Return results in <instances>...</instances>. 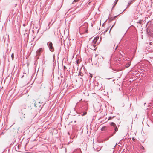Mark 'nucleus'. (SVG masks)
<instances>
[{
    "instance_id": "15",
    "label": "nucleus",
    "mask_w": 153,
    "mask_h": 153,
    "mask_svg": "<svg viewBox=\"0 0 153 153\" xmlns=\"http://www.w3.org/2000/svg\"><path fill=\"white\" fill-rule=\"evenodd\" d=\"M64 68L65 70V69H66L67 68L65 66H64Z\"/></svg>"
},
{
    "instance_id": "5",
    "label": "nucleus",
    "mask_w": 153,
    "mask_h": 153,
    "mask_svg": "<svg viewBox=\"0 0 153 153\" xmlns=\"http://www.w3.org/2000/svg\"><path fill=\"white\" fill-rule=\"evenodd\" d=\"M99 37H95L93 41V42L94 44H95L97 40L99 39Z\"/></svg>"
},
{
    "instance_id": "14",
    "label": "nucleus",
    "mask_w": 153,
    "mask_h": 153,
    "mask_svg": "<svg viewBox=\"0 0 153 153\" xmlns=\"http://www.w3.org/2000/svg\"><path fill=\"white\" fill-rule=\"evenodd\" d=\"M79 0H74V1L75 2H77L79 1Z\"/></svg>"
},
{
    "instance_id": "9",
    "label": "nucleus",
    "mask_w": 153,
    "mask_h": 153,
    "mask_svg": "<svg viewBox=\"0 0 153 153\" xmlns=\"http://www.w3.org/2000/svg\"><path fill=\"white\" fill-rule=\"evenodd\" d=\"M111 125L113 126L114 127H115L116 126L115 124V123L113 122H112L111 124Z\"/></svg>"
},
{
    "instance_id": "10",
    "label": "nucleus",
    "mask_w": 153,
    "mask_h": 153,
    "mask_svg": "<svg viewBox=\"0 0 153 153\" xmlns=\"http://www.w3.org/2000/svg\"><path fill=\"white\" fill-rule=\"evenodd\" d=\"M11 58L12 60H13L14 59V54L13 53L11 55Z\"/></svg>"
},
{
    "instance_id": "13",
    "label": "nucleus",
    "mask_w": 153,
    "mask_h": 153,
    "mask_svg": "<svg viewBox=\"0 0 153 153\" xmlns=\"http://www.w3.org/2000/svg\"><path fill=\"white\" fill-rule=\"evenodd\" d=\"M90 76L91 78L92 77V75L91 74H90Z\"/></svg>"
},
{
    "instance_id": "17",
    "label": "nucleus",
    "mask_w": 153,
    "mask_h": 153,
    "mask_svg": "<svg viewBox=\"0 0 153 153\" xmlns=\"http://www.w3.org/2000/svg\"><path fill=\"white\" fill-rule=\"evenodd\" d=\"M19 145H18L17 146V148L18 149L19 147Z\"/></svg>"
},
{
    "instance_id": "16",
    "label": "nucleus",
    "mask_w": 153,
    "mask_h": 153,
    "mask_svg": "<svg viewBox=\"0 0 153 153\" xmlns=\"http://www.w3.org/2000/svg\"><path fill=\"white\" fill-rule=\"evenodd\" d=\"M15 149H16V151H18V150H18V149L16 148V147H15Z\"/></svg>"
},
{
    "instance_id": "2",
    "label": "nucleus",
    "mask_w": 153,
    "mask_h": 153,
    "mask_svg": "<svg viewBox=\"0 0 153 153\" xmlns=\"http://www.w3.org/2000/svg\"><path fill=\"white\" fill-rule=\"evenodd\" d=\"M48 45L50 51L52 52L54 50V48L53 46V44L52 42H48Z\"/></svg>"
},
{
    "instance_id": "11",
    "label": "nucleus",
    "mask_w": 153,
    "mask_h": 153,
    "mask_svg": "<svg viewBox=\"0 0 153 153\" xmlns=\"http://www.w3.org/2000/svg\"><path fill=\"white\" fill-rule=\"evenodd\" d=\"M114 128H115V130L116 131H117V127L116 126H115V127H114Z\"/></svg>"
},
{
    "instance_id": "12",
    "label": "nucleus",
    "mask_w": 153,
    "mask_h": 153,
    "mask_svg": "<svg viewBox=\"0 0 153 153\" xmlns=\"http://www.w3.org/2000/svg\"><path fill=\"white\" fill-rule=\"evenodd\" d=\"M87 114L86 112H85L83 113V114L82 115V116H84L85 115Z\"/></svg>"
},
{
    "instance_id": "8",
    "label": "nucleus",
    "mask_w": 153,
    "mask_h": 153,
    "mask_svg": "<svg viewBox=\"0 0 153 153\" xmlns=\"http://www.w3.org/2000/svg\"><path fill=\"white\" fill-rule=\"evenodd\" d=\"M105 127H103L101 128V130L102 131H105Z\"/></svg>"
},
{
    "instance_id": "3",
    "label": "nucleus",
    "mask_w": 153,
    "mask_h": 153,
    "mask_svg": "<svg viewBox=\"0 0 153 153\" xmlns=\"http://www.w3.org/2000/svg\"><path fill=\"white\" fill-rule=\"evenodd\" d=\"M118 1V0H111V4H112V5H113L112 8L114 7L115 6Z\"/></svg>"
},
{
    "instance_id": "20",
    "label": "nucleus",
    "mask_w": 153,
    "mask_h": 153,
    "mask_svg": "<svg viewBox=\"0 0 153 153\" xmlns=\"http://www.w3.org/2000/svg\"><path fill=\"white\" fill-rule=\"evenodd\" d=\"M117 47H116V48H115V49H116V48H117Z\"/></svg>"
},
{
    "instance_id": "18",
    "label": "nucleus",
    "mask_w": 153,
    "mask_h": 153,
    "mask_svg": "<svg viewBox=\"0 0 153 153\" xmlns=\"http://www.w3.org/2000/svg\"><path fill=\"white\" fill-rule=\"evenodd\" d=\"M142 149H144V147H143V146H142Z\"/></svg>"
},
{
    "instance_id": "6",
    "label": "nucleus",
    "mask_w": 153,
    "mask_h": 153,
    "mask_svg": "<svg viewBox=\"0 0 153 153\" xmlns=\"http://www.w3.org/2000/svg\"><path fill=\"white\" fill-rule=\"evenodd\" d=\"M96 46V45H94L93 47L92 46L91 47V48L93 50H95V49H96V48H95Z\"/></svg>"
},
{
    "instance_id": "21",
    "label": "nucleus",
    "mask_w": 153,
    "mask_h": 153,
    "mask_svg": "<svg viewBox=\"0 0 153 153\" xmlns=\"http://www.w3.org/2000/svg\"><path fill=\"white\" fill-rule=\"evenodd\" d=\"M35 105L36 107V104Z\"/></svg>"
},
{
    "instance_id": "7",
    "label": "nucleus",
    "mask_w": 153,
    "mask_h": 153,
    "mask_svg": "<svg viewBox=\"0 0 153 153\" xmlns=\"http://www.w3.org/2000/svg\"><path fill=\"white\" fill-rule=\"evenodd\" d=\"M132 1H129L128 5V7L129 6L130 4L132 3Z\"/></svg>"
},
{
    "instance_id": "4",
    "label": "nucleus",
    "mask_w": 153,
    "mask_h": 153,
    "mask_svg": "<svg viewBox=\"0 0 153 153\" xmlns=\"http://www.w3.org/2000/svg\"><path fill=\"white\" fill-rule=\"evenodd\" d=\"M43 48H41L36 51V53L38 55H39L40 53L43 51Z\"/></svg>"
},
{
    "instance_id": "22",
    "label": "nucleus",
    "mask_w": 153,
    "mask_h": 153,
    "mask_svg": "<svg viewBox=\"0 0 153 153\" xmlns=\"http://www.w3.org/2000/svg\"><path fill=\"white\" fill-rule=\"evenodd\" d=\"M77 64H78V61H77Z\"/></svg>"
},
{
    "instance_id": "19",
    "label": "nucleus",
    "mask_w": 153,
    "mask_h": 153,
    "mask_svg": "<svg viewBox=\"0 0 153 153\" xmlns=\"http://www.w3.org/2000/svg\"><path fill=\"white\" fill-rule=\"evenodd\" d=\"M132 139H133V141H134V139L133 138H132Z\"/></svg>"
},
{
    "instance_id": "1",
    "label": "nucleus",
    "mask_w": 153,
    "mask_h": 153,
    "mask_svg": "<svg viewBox=\"0 0 153 153\" xmlns=\"http://www.w3.org/2000/svg\"><path fill=\"white\" fill-rule=\"evenodd\" d=\"M131 59L128 58H126V59H125V61H127L128 62H126V65H125V67L126 68H128L131 65Z\"/></svg>"
}]
</instances>
